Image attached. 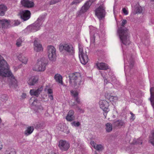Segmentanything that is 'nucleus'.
I'll list each match as a JSON object with an SVG mask.
<instances>
[{
    "label": "nucleus",
    "instance_id": "43",
    "mask_svg": "<svg viewBox=\"0 0 154 154\" xmlns=\"http://www.w3.org/2000/svg\"><path fill=\"white\" fill-rule=\"evenodd\" d=\"M48 97L51 100L53 99V95L52 94L48 95Z\"/></svg>",
    "mask_w": 154,
    "mask_h": 154
},
{
    "label": "nucleus",
    "instance_id": "8",
    "mask_svg": "<svg viewBox=\"0 0 154 154\" xmlns=\"http://www.w3.org/2000/svg\"><path fill=\"white\" fill-rule=\"evenodd\" d=\"M48 54L50 60L54 61L56 60V49L53 46H48L47 47Z\"/></svg>",
    "mask_w": 154,
    "mask_h": 154
},
{
    "label": "nucleus",
    "instance_id": "51",
    "mask_svg": "<svg viewBox=\"0 0 154 154\" xmlns=\"http://www.w3.org/2000/svg\"><path fill=\"white\" fill-rule=\"evenodd\" d=\"M78 109L80 110V111L81 110L79 108H78Z\"/></svg>",
    "mask_w": 154,
    "mask_h": 154
},
{
    "label": "nucleus",
    "instance_id": "23",
    "mask_svg": "<svg viewBox=\"0 0 154 154\" xmlns=\"http://www.w3.org/2000/svg\"><path fill=\"white\" fill-rule=\"evenodd\" d=\"M97 67L99 69L106 70L108 69L107 65L103 63H101L97 64Z\"/></svg>",
    "mask_w": 154,
    "mask_h": 154
},
{
    "label": "nucleus",
    "instance_id": "33",
    "mask_svg": "<svg viewBox=\"0 0 154 154\" xmlns=\"http://www.w3.org/2000/svg\"><path fill=\"white\" fill-rule=\"evenodd\" d=\"M70 92L72 95L75 98L78 97V93L76 91L71 90Z\"/></svg>",
    "mask_w": 154,
    "mask_h": 154
},
{
    "label": "nucleus",
    "instance_id": "30",
    "mask_svg": "<svg viewBox=\"0 0 154 154\" xmlns=\"http://www.w3.org/2000/svg\"><path fill=\"white\" fill-rule=\"evenodd\" d=\"M90 28L91 29H94V28H93L92 26L90 27ZM96 31V30H94V31L93 30H91L90 32L91 35H92V36L93 37L94 40L96 36L97 35V33H95Z\"/></svg>",
    "mask_w": 154,
    "mask_h": 154
},
{
    "label": "nucleus",
    "instance_id": "18",
    "mask_svg": "<svg viewBox=\"0 0 154 154\" xmlns=\"http://www.w3.org/2000/svg\"><path fill=\"white\" fill-rule=\"evenodd\" d=\"M34 50L37 52L43 51V48L41 45L36 40H35L34 42Z\"/></svg>",
    "mask_w": 154,
    "mask_h": 154
},
{
    "label": "nucleus",
    "instance_id": "21",
    "mask_svg": "<svg viewBox=\"0 0 154 154\" xmlns=\"http://www.w3.org/2000/svg\"><path fill=\"white\" fill-rule=\"evenodd\" d=\"M11 21L10 20L4 19L2 20V28H7L9 27L10 25Z\"/></svg>",
    "mask_w": 154,
    "mask_h": 154
},
{
    "label": "nucleus",
    "instance_id": "3",
    "mask_svg": "<svg viewBox=\"0 0 154 154\" xmlns=\"http://www.w3.org/2000/svg\"><path fill=\"white\" fill-rule=\"evenodd\" d=\"M69 82L71 85L75 88L81 86L83 84L81 75L79 73L70 74L69 76Z\"/></svg>",
    "mask_w": 154,
    "mask_h": 154
},
{
    "label": "nucleus",
    "instance_id": "14",
    "mask_svg": "<svg viewBox=\"0 0 154 154\" xmlns=\"http://www.w3.org/2000/svg\"><path fill=\"white\" fill-rule=\"evenodd\" d=\"M38 81V77L37 76H31L29 77L27 83L29 85L32 86L37 83Z\"/></svg>",
    "mask_w": 154,
    "mask_h": 154
},
{
    "label": "nucleus",
    "instance_id": "1",
    "mask_svg": "<svg viewBox=\"0 0 154 154\" xmlns=\"http://www.w3.org/2000/svg\"><path fill=\"white\" fill-rule=\"evenodd\" d=\"M0 76L8 77L9 83L14 87L17 86V81L9 69L7 61L0 55Z\"/></svg>",
    "mask_w": 154,
    "mask_h": 154
},
{
    "label": "nucleus",
    "instance_id": "41",
    "mask_svg": "<svg viewBox=\"0 0 154 154\" xmlns=\"http://www.w3.org/2000/svg\"><path fill=\"white\" fill-rule=\"evenodd\" d=\"M58 2L57 0H51L50 2V5L54 4Z\"/></svg>",
    "mask_w": 154,
    "mask_h": 154
},
{
    "label": "nucleus",
    "instance_id": "2",
    "mask_svg": "<svg viewBox=\"0 0 154 154\" xmlns=\"http://www.w3.org/2000/svg\"><path fill=\"white\" fill-rule=\"evenodd\" d=\"M127 23V21L126 20H123L121 23V26L118 30L120 41L125 45H129L131 42L128 30L124 27V25Z\"/></svg>",
    "mask_w": 154,
    "mask_h": 154
},
{
    "label": "nucleus",
    "instance_id": "38",
    "mask_svg": "<svg viewBox=\"0 0 154 154\" xmlns=\"http://www.w3.org/2000/svg\"><path fill=\"white\" fill-rule=\"evenodd\" d=\"M72 125H74L75 127H79L80 125V124L79 122H74L72 123Z\"/></svg>",
    "mask_w": 154,
    "mask_h": 154
},
{
    "label": "nucleus",
    "instance_id": "37",
    "mask_svg": "<svg viewBox=\"0 0 154 154\" xmlns=\"http://www.w3.org/2000/svg\"><path fill=\"white\" fill-rule=\"evenodd\" d=\"M45 91L47 92L49 95L52 94L53 93V91L51 89L47 88L45 89Z\"/></svg>",
    "mask_w": 154,
    "mask_h": 154
},
{
    "label": "nucleus",
    "instance_id": "34",
    "mask_svg": "<svg viewBox=\"0 0 154 154\" xmlns=\"http://www.w3.org/2000/svg\"><path fill=\"white\" fill-rule=\"evenodd\" d=\"M133 143L136 144L141 145L142 142L141 139H139L134 140Z\"/></svg>",
    "mask_w": 154,
    "mask_h": 154
},
{
    "label": "nucleus",
    "instance_id": "49",
    "mask_svg": "<svg viewBox=\"0 0 154 154\" xmlns=\"http://www.w3.org/2000/svg\"><path fill=\"white\" fill-rule=\"evenodd\" d=\"M104 80L105 82H107V80L106 79H104Z\"/></svg>",
    "mask_w": 154,
    "mask_h": 154
},
{
    "label": "nucleus",
    "instance_id": "35",
    "mask_svg": "<svg viewBox=\"0 0 154 154\" xmlns=\"http://www.w3.org/2000/svg\"><path fill=\"white\" fill-rule=\"evenodd\" d=\"M82 0H73L72 2L71 3V5H76L82 2Z\"/></svg>",
    "mask_w": 154,
    "mask_h": 154
},
{
    "label": "nucleus",
    "instance_id": "20",
    "mask_svg": "<svg viewBox=\"0 0 154 154\" xmlns=\"http://www.w3.org/2000/svg\"><path fill=\"white\" fill-rule=\"evenodd\" d=\"M74 112L72 110H70L68 112L66 117V119L68 121H72L75 119V117L73 115Z\"/></svg>",
    "mask_w": 154,
    "mask_h": 154
},
{
    "label": "nucleus",
    "instance_id": "17",
    "mask_svg": "<svg viewBox=\"0 0 154 154\" xmlns=\"http://www.w3.org/2000/svg\"><path fill=\"white\" fill-rule=\"evenodd\" d=\"M112 124L115 127H117L121 128L122 126H125V122L123 120L119 119L114 121L113 122Z\"/></svg>",
    "mask_w": 154,
    "mask_h": 154
},
{
    "label": "nucleus",
    "instance_id": "47",
    "mask_svg": "<svg viewBox=\"0 0 154 154\" xmlns=\"http://www.w3.org/2000/svg\"><path fill=\"white\" fill-rule=\"evenodd\" d=\"M2 20H0V28L1 27V26H2Z\"/></svg>",
    "mask_w": 154,
    "mask_h": 154
},
{
    "label": "nucleus",
    "instance_id": "39",
    "mask_svg": "<svg viewBox=\"0 0 154 154\" xmlns=\"http://www.w3.org/2000/svg\"><path fill=\"white\" fill-rule=\"evenodd\" d=\"M131 115V117L130 119L132 121H134L135 119V115L133 114L132 112H131L130 113Z\"/></svg>",
    "mask_w": 154,
    "mask_h": 154
},
{
    "label": "nucleus",
    "instance_id": "25",
    "mask_svg": "<svg viewBox=\"0 0 154 154\" xmlns=\"http://www.w3.org/2000/svg\"><path fill=\"white\" fill-rule=\"evenodd\" d=\"M7 7L4 5H0V16L4 15L5 12L7 10Z\"/></svg>",
    "mask_w": 154,
    "mask_h": 154
},
{
    "label": "nucleus",
    "instance_id": "10",
    "mask_svg": "<svg viewBox=\"0 0 154 154\" xmlns=\"http://www.w3.org/2000/svg\"><path fill=\"white\" fill-rule=\"evenodd\" d=\"M92 2L93 1L92 0H89L86 2L84 5L81 7L80 10L78 12L77 16V17L79 16L82 14L86 12L89 8Z\"/></svg>",
    "mask_w": 154,
    "mask_h": 154
},
{
    "label": "nucleus",
    "instance_id": "48",
    "mask_svg": "<svg viewBox=\"0 0 154 154\" xmlns=\"http://www.w3.org/2000/svg\"><path fill=\"white\" fill-rule=\"evenodd\" d=\"M2 148V145H0V150Z\"/></svg>",
    "mask_w": 154,
    "mask_h": 154
},
{
    "label": "nucleus",
    "instance_id": "44",
    "mask_svg": "<svg viewBox=\"0 0 154 154\" xmlns=\"http://www.w3.org/2000/svg\"><path fill=\"white\" fill-rule=\"evenodd\" d=\"M75 98V100L78 103H80V101L79 98L78 97Z\"/></svg>",
    "mask_w": 154,
    "mask_h": 154
},
{
    "label": "nucleus",
    "instance_id": "27",
    "mask_svg": "<svg viewBox=\"0 0 154 154\" xmlns=\"http://www.w3.org/2000/svg\"><path fill=\"white\" fill-rule=\"evenodd\" d=\"M149 142L154 146V131H152L149 137Z\"/></svg>",
    "mask_w": 154,
    "mask_h": 154
},
{
    "label": "nucleus",
    "instance_id": "53",
    "mask_svg": "<svg viewBox=\"0 0 154 154\" xmlns=\"http://www.w3.org/2000/svg\"><path fill=\"white\" fill-rule=\"evenodd\" d=\"M101 74H102V76H103L102 73H101Z\"/></svg>",
    "mask_w": 154,
    "mask_h": 154
},
{
    "label": "nucleus",
    "instance_id": "11",
    "mask_svg": "<svg viewBox=\"0 0 154 154\" xmlns=\"http://www.w3.org/2000/svg\"><path fill=\"white\" fill-rule=\"evenodd\" d=\"M99 104L100 107L104 112L103 115L105 118H106L107 113L109 111L108 108L109 103L106 100H101L100 101Z\"/></svg>",
    "mask_w": 154,
    "mask_h": 154
},
{
    "label": "nucleus",
    "instance_id": "28",
    "mask_svg": "<svg viewBox=\"0 0 154 154\" xmlns=\"http://www.w3.org/2000/svg\"><path fill=\"white\" fill-rule=\"evenodd\" d=\"M105 129L106 132H110L112 131V124L110 123H107L105 125Z\"/></svg>",
    "mask_w": 154,
    "mask_h": 154
},
{
    "label": "nucleus",
    "instance_id": "32",
    "mask_svg": "<svg viewBox=\"0 0 154 154\" xmlns=\"http://www.w3.org/2000/svg\"><path fill=\"white\" fill-rule=\"evenodd\" d=\"M22 42V39L21 38H19L17 40L16 45L17 47H20L21 45Z\"/></svg>",
    "mask_w": 154,
    "mask_h": 154
},
{
    "label": "nucleus",
    "instance_id": "6",
    "mask_svg": "<svg viewBox=\"0 0 154 154\" xmlns=\"http://www.w3.org/2000/svg\"><path fill=\"white\" fill-rule=\"evenodd\" d=\"M43 23L42 20L40 18H38L35 23L32 25L28 26L27 29L30 32H35L40 29V27Z\"/></svg>",
    "mask_w": 154,
    "mask_h": 154
},
{
    "label": "nucleus",
    "instance_id": "5",
    "mask_svg": "<svg viewBox=\"0 0 154 154\" xmlns=\"http://www.w3.org/2000/svg\"><path fill=\"white\" fill-rule=\"evenodd\" d=\"M105 8L103 5H100L94 10L95 16L100 20L104 19L106 15Z\"/></svg>",
    "mask_w": 154,
    "mask_h": 154
},
{
    "label": "nucleus",
    "instance_id": "12",
    "mask_svg": "<svg viewBox=\"0 0 154 154\" xmlns=\"http://www.w3.org/2000/svg\"><path fill=\"white\" fill-rule=\"evenodd\" d=\"M58 146L60 149L63 151H67L70 146L68 142L62 140L60 141Z\"/></svg>",
    "mask_w": 154,
    "mask_h": 154
},
{
    "label": "nucleus",
    "instance_id": "29",
    "mask_svg": "<svg viewBox=\"0 0 154 154\" xmlns=\"http://www.w3.org/2000/svg\"><path fill=\"white\" fill-rule=\"evenodd\" d=\"M32 106H34L37 108H38L40 105V102L37 99H35L32 103Z\"/></svg>",
    "mask_w": 154,
    "mask_h": 154
},
{
    "label": "nucleus",
    "instance_id": "7",
    "mask_svg": "<svg viewBox=\"0 0 154 154\" xmlns=\"http://www.w3.org/2000/svg\"><path fill=\"white\" fill-rule=\"evenodd\" d=\"M79 57L81 63L83 64H85L88 61L89 59L88 56L86 54L83 52L82 48V46L79 44Z\"/></svg>",
    "mask_w": 154,
    "mask_h": 154
},
{
    "label": "nucleus",
    "instance_id": "45",
    "mask_svg": "<svg viewBox=\"0 0 154 154\" xmlns=\"http://www.w3.org/2000/svg\"><path fill=\"white\" fill-rule=\"evenodd\" d=\"M26 94H23L22 95V97L23 98H25L26 97Z\"/></svg>",
    "mask_w": 154,
    "mask_h": 154
},
{
    "label": "nucleus",
    "instance_id": "26",
    "mask_svg": "<svg viewBox=\"0 0 154 154\" xmlns=\"http://www.w3.org/2000/svg\"><path fill=\"white\" fill-rule=\"evenodd\" d=\"M34 130L32 126H29L27 127V129L25 131L24 134L26 136H28L31 134Z\"/></svg>",
    "mask_w": 154,
    "mask_h": 154
},
{
    "label": "nucleus",
    "instance_id": "4",
    "mask_svg": "<svg viewBox=\"0 0 154 154\" xmlns=\"http://www.w3.org/2000/svg\"><path fill=\"white\" fill-rule=\"evenodd\" d=\"M48 63V61L46 59L45 57L42 58L38 60L35 67L33 68V70L39 71H43L46 69Z\"/></svg>",
    "mask_w": 154,
    "mask_h": 154
},
{
    "label": "nucleus",
    "instance_id": "31",
    "mask_svg": "<svg viewBox=\"0 0 154 154\" xmlns=\"http://www.w3.org/2000/svg\"><path fill=\"white\" fill-rule=\"evenodd\" d=\"M118 97L116 96H109V99L110 101L116 102L118 100Z\"/></svg>",
    "mask_w": 154,
    "mask_h": 154
},
{
    "label": "nucleus",
    "instance_id": "16",
    "mask_svg": "<svg viewBox=\"0 0 154 154\" xmlns=\"http://www.w3.org/2000/svg\"><path fill=\"white\" fill-rule=\"evenodd\" d=\"M90 144L92 147L98 151H102L104 149V146L101 144H98L94 141H91Z\"/></svg>",
    "mask_w": 154,
    "mask_h": 154
},
{
    "label": "nucleus",
    "instance_id": "24",
    "mask_svg": "<svg viewBox=\"0 0 154 154\" xmlns=\"http://www.w3.org/2000/svg\"><path fill=\"white\" fill-rule=\"evenodd\" d=\"M54 78L57 82L61 84H63L62 77L60 74H56Z\"/></svg>",
    "mask_w": 154,
    "mask_h": 154
},
{
    "label": "nucleus",
    "instance_id": "13",
    "mask_svg": "<svg viewBox=\"0 0 154 154\" xmlns=\"http://www.w3.org/2000/svg\"><path fill=\"white\" fill-rule=\"evenodd\" d=\"M30 11L28 10L20 11L19 14L21 19L23 21L28 20L30 17Z\"/></svg>",
    "mask_w": 154,
    "mask_h": 154
},
{
    "label": "nucleus",
    "instance_id": "46",
    "mask_svg": "<svg viewBox=\"0 0 154 154\" xmlns=\"http://www.w3.org/2000/svg\"><path fill=\"white\" fill-rule=\"evenodd\" d=\"M12 153V152H8L7 151L6 152L5 154H11Z\"/></svg>",
    "mask_w": 154,
    "mask_h": 154
},
{
    "label": "nucleus",
    "instance_id": "52",
    "mask_svg": "<svg viewBox=\"0 0 154 154\" xmlns=\"http://www.w3.org/2000/svg\"><path fill=\"white\" fill-rule=\"evenodd\" d=\"M83 112V111H82V112Z\"/></svg>",
    "mask_w": 154,
    "mask_h": 154
},
{
    "label": "nucleus",
    "instance_id": "54",
    "mask_svg": "<svg viewBox=\"0 0 154 154\" xmlns=\"http://www.w3.org/2000/svg\"><path fill=\"white\" fill-rule=\"evenodd\" d=\"M114 12H115V11H114Z\"/></svg>",
    "mask_w": 154,
    "mask_h": 154
},
{
    "label": "nucleus",
    "instance_id": "50",
    "mask_svg": "<svg viewBox=\"0 0 154 154\" xmlns=\"http://www.w3.org/2000/svg\"><path fill=\"white\" fill-rule=\"evenodd\" d=\"M151 1V2H154V0H150Z\"/></svg>",
    "mask_w": 154,
    "mask_h": 154
},
{
    "label": "nucleus",
    "instance_id": "42",
    "mask_svg": "<svg viewBox=\"0 0 154 154\" xmlns=\"http://www.w3.org/2000/svg\"><path fill=\"white\" fill-rule=\"evenodd\" d=\"M122 11L124 14L125 15H127L128 14V11L125 8H123Z\"/></svg>",
    "mask_w": 154,
    "mask_h": 154
},
{
    "label": "nucleus",
    "instance_id": "15",
    "mask_svg": "<svg viewBox=\"0 0 154 154\" xmlns=\"http://www.w3.org/2000/svg\"><path fill=\"white\" fill-rule=\"evenodd\" d=\"M21 3L23 6L28 8L33 7L34 5L32 1L29 0H21Z\"/></svg>",
    "mask_w": 154,
    "mask_h": 154
},
{
    "label": "nucleus",
    "instance_id": "40",
    "mask_svg": "<svg viewBox=\"0 0 154 154\" xmlns=\"http://www.w3.org/2000/svg\"><path fill=\"white\" fill-rule=\"evenodd\" d=\"M14 25L15 26H17L20 24V22L18 20L14 21Z\"/></svg>",
    "mask_w": 154,
    "mask_h": 154
},
{
    "label": "nucleus",
    "instance_id": "22",
    "mask_svg": "<svg viewBox=\"0 0 154 154\" xmlns=\"http://www.w3.org/2000/svg\"><path fill=\"white\" fill-rule=\"evenodd\" d=\"M17 58L20 61L25 64L26 63L28 60V59L22 54H20Z\"/></svg>",
    "mask_w": 154,
    "mask_h": 154
},
{
    "label": "nucleus",
    "instance_id": "36",
    "mask_svg": "<svg viewBox=\"0 0 154 154\" xmlns=\"http://www.w3.org/2000/svg\"><path fill=\"white\" fill-rule=\"evenodd\" d=\"M136 13H140L142 12V8L140 6H137L136 8Z\"/></svg>",
    "mask_w": 154,
    "mask_h": 154
},
{
    "label": "nucleus",
    "instance_id": "19",
    "mask_svg": "<svg viewBox=\"0 0 154 154\" xmlns=\"http://www.w3.org/2000/svg\"><path fill=\"white\" fill-rule=\"evenodd\" d=\"M43 90L42 87L38 88L37 90L32 89L30 90V93L32 96H35L38 97Z\"/></svg>",
    "mask_w": 154,
    "mask_h": 154
},
{
    "label": "nucleus",
    "instance_id": "9",
    "mask_svg": "<svg viewBox=\"0 0 154 154\" xmlns=\"http://www.w3.org/2000/svg\"><path fill=\"white\" fill-rule=\"evenodd\" d=\"M60 51H61L64 50L68 53L69 54L72 55L74 53V51L72 45H68L67 44L60 45L59 46Z\"/></svg>",
    "mask_w": 154,
    "mask_h": 154
}]
</instances>
